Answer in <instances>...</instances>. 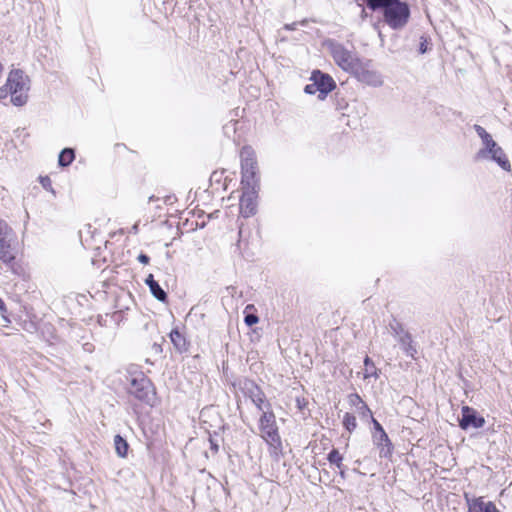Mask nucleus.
I'll use <instances>...</instances> for the list:
<instances>
[{"label":"nucleus","mask_w":512,"mask_h":512,"mask_svg":"<svg viewBox=\"0 0 512 512\" xmlns=\"http://www.w3.org/2000/svg\"><path fill=\"white\" fill-rule=\"evenodd\" d=\"M29 89V77L20 69H12L8 74L5 85L0 87V100L10 95L13 105L23 106L27 103Z\"/></svg>","instance_id":"f257e3e1"},{"label":"nucleus","mask_w":512,"mask_h":512,"mask_svg":"<svg viewBox=\"0 0 512 512\" xmlns=\"http://www.w3.org/2000/svg\"><path fill=\"white\" fill-rule=\"evenodd\" d=\"M367 5L372 10L384 8L386 23L393 29L404 27L409 18V8L399 0H367Z\"/></svg>","instance_id":"f03ea898"},{"label":"nucleus","mask_w":512,"mask_h":512,"mask_svg":"<svg viewBox=\"0 0 512 512\" xmlns=\"http://www.w3.org/2000/svg\"><path fill=\"white\" fill-rule=\"evenodd\" d=\"M474 130L482 140V148L475 154V160L491 159L503 170L510 171L511 165L503 149L493 140L492 136L480 125H474Z\"/></svg>","instance_id":"7ed1b4c3"},{"label":"nucleus","mask_w":512,"mask_h":512,"mask_svg":"<svg viewBox=\"0 0 512 512\" xmlns=\"http://www.w3.org/2000/svg\"><path fill=\"white\" fill-rule=\"evenodd\" d=\"M259 435L270 446L273 452L277 453L282 448V441L279 435L275 414L264 411L259 418Z\"/></svg>","instance_id":"20e7f679"},{"label":"nucleus","mask_w":512,"mask_h":512,"mask_svg":"<svg viewBox=\"0 0 512 512\" xmlns=\"http://www.w3.org/2000/svg\"><path fill=\"white\" fill-rule=\"evenodd\" d=\"M242 181L245 186H256L257 178V160L254 150L249 146H244L240 152Z\"/></svg>","instance_id":"39448f33"},{"label":"nucleus","mask_w":512,"mask_h":512,"mask_svg":"<svg viewBox=\"0 0 512 512\" xmlns=\"http://www.w3.org/2000/svg\"><path fill=\"white\" fill-rule=\"evenodd\" d=\"M331 55L335 63L344 71L354 73L362 61L343 45L338 43H330Z\"/></svg>","instance_id":"423d86ee"},{"label":"nucleus","mask_w":512,"mask_h":512,"mask_svg":"<svg viewBox=\"0 0 512 512\" xmlns=\"http://www.w3.org/2000/svg\"><path fill=\"white\" fill-rule=\"evenodd\" d=\"M128 392L141 401L149 402L152 392L151 382L143 375L139 378H133L128 387Z\"/></svg>","instance_id":"0eeeda50"},{"label":"nucleus","mask_w":512,"mask_h":512,"mask_svg":"<svg viewBox=\"0 0 512 512\" xmlns=\"http://www.w3.org/2000/svg\"><path fill=\"white\" fill-rule=\"evenodd\" d=\"M353 75H355L360 82L373 87H379L383 84L381 74L375 70L369 69L368 63L362 62Z\"/></svg>","instance_id":"6e6552de"},{"label":"nucleus","mask_w":512,"mask_h":512,"mask_svg":"<svg viewBox=\"0 0 512 512\" xmlns=\"http://www.w3.org/2000/svg\"><path fill=\"white\" fill-rule=\"evenodd\" d=\"M247 190L243 192L240 199V213L243 217L248 218L256 213V186H246Z\"/></svg>","instance_id":"1a4fd4ad"},{"label":"nucleus","mask_w":512,"mask_h":512,"mask_svg":"<svg viewBox=\"0 0 512 512\" xmlns=\"http://www.w3.org/2000/svg\"><path fill=\"white\" fill-rule=\"evenodd\" d=\"M461 413L462 417L459 421V426L464 430L468 428H481L485 424V419L478 415L474 408L463 406Z\"/></svg>","instance_id":"9d476101"},{"label":"nucleus","mask_w":512,"mask_h":512,"mask_svg":"<svg viewBox=\"0 0 512 512\" xmlns=\"http://www.w3.org/2000/svg\"><path fill=\"white\" fill-rule=\"evenodd\" d=\"M311 79L317 85L319 99H324L335 87L333 79L329 75L323 74L320 71L313 72Z\"/></svg>","instance_id":"9b49d317"},{"label":"nucleus","mask_w":512,"mask_h":512,"mask_svg":"<svg viewBox=\"0 0 512 512\" xmlns=\"http://www.w3.org/2000/svg\"><path fill=\"white\" fill-rule=\"evenodd\" d=\"M348 402L351 407H354V412L363 420L372 418V412L366 403L358 394H350L348 396Z\"/></svg>","instance_id":"f8f14e48"},{"label":"nucleus","mask_w":512,"mask_h":512,"mask_svg":"<svg viewBox=\"0 0 512 512\" xmlns=\"http://www.w3.org/2000/svg\"><path fill=\"white\" fill-rule=\"evenodd\" d=\"M467 499L468 512H499L493 502L484 501L482 497Z\"/></svg>","instance_id":"ddd939ff"},{"label":"nucleus","mask_w":512,"mask_h":512,"mask_svg":"<svg viewBox=\"0 0 512 512\" xmlns=\"http://www.w3.org/2000/svg\"><path fill=\"white\" fill-rule=\"evenodd\" d=\"M249 398L259 411H270L271 406L266 402L265 394L257 387H253L249 390Z\"/></svg>","instance_id":"4468645a"},{"label":"nucleus","mask_w":512,"mask_h":512,"mask_svg":"<svg viewBox=\"0 0 512 512\" xmlns=\"http://www.w3.org/2000/svg\"><path fill=\"white\" fill-rule=\"evenodd\" d=\"M15 259V254L11 249L10 238L4 235L0 238V260L10 266Z\"/></svg>","instance_id":"2eb2a0df"},{"label":"nucleus","mask_w":512,"mask_h":512,"mask_svg":"<svg viewBox=\"0 0 512 512\" xmlns=\"http://www.w3.org/2000/svg\"><path fill=\"white\" fill-rule=\"evenodd\" d=\"M374 441H375L376 445L381 446V449H380L381 457H386V456H388V454H390L391 443H390V440L384 430H381V432L376 433L374 435Z\"/></svg>","instance_id":"dca6fc26"},{"label":"nucleus","mask_w":512,"mask_h":512,"mask_svg":"<svg viewBox=\"0 0 512 512\" xmlns=\"http://www.w3.org/2000/svg\"><path fill=\"white\" fill-rule=\"evenodd\" d=\"M170 339L178 351L182 352L186 350V340L178 330L171 331Z\"/></svg>","instance_id":"f3484780"},{"label":"nucleus","mask_w":512,"mask_h":512,"mask_svg":"<svg viewBox=\"0 0 512 512\" xmlns=\"http://www.w3.org/2000/svg\"><path fill=\"white\" fill-rule=\"evenodd\" d=\"M114 446L118 456L125 457L128 452V443L120 435L114 437Z\"/></svg>","instance_id":"a211bd4d"},{"label":"nucleus","mask_w":512,"mask_h":512,"mask_svg":"<svg viewBox=\"0 0 512 512\" xmlns=\"http://www.w3.org/2000/svg\"><path fill=\"white\" fill-rule=\"evenodd\" d=\"M399 342L401 343L402 348L408 355H410V356L414 355L416 350L412 346V338H411L410 334H408V333L401 334L399 336Z\"/></svg>","instance_id":"6ab92c4d"},{"label":"nucleus","mask_w":512,"mask_h":512,"mask_svg":"<svg viewBox=\"0 0 512 512\" xmlns=\"http://www.w3.org/2000/svg\"><path fill=\"white\" fill-rule=\"evenodd\" d=\"M327 459L331 464L336 465L337 468L340 469L341 475L344 476V469L342 464L343 456L339 453V451L337 449L331 450Z\"/></svg>","instance_id":"aec40b11"},{"label":"nucleus","mask_w":512,"mask_h":512,"mask_svg":"<svg viewBox=\"0 0 512 512\" xmlns=\"http://www.w3.org/2000/svg\"><path fill=\"white\" fill-rule=\"evenodd\" d=\"M342 424L344 428L351 433L357 427L356 417L353 414L346 412L343 416Z\"/></svg>","instance_id":"412c9836"},{"label":"nucleus","mask_w":512,"mask_h":512,"mask_svg":"<svg viewBox=\"0 0 512 512\" xmlns=\"http://www.w3.org/2000/svg\"><path fill=\"white\" fill-rule=\"evenodd\" d=\"M74 159V151L69 148H65L62 150V152L59 155V165L61 166H67L69 165Z\"/></svg>","instance_id":"4be33fe9"},{"label":"nucleus","mask_w":512,"mask_h":512,"mask_svg":"<svg viewBox=\"0 0 512 512\" xmlns=\"http://www.w3.org/2000/svg\"><path fill=\"white\" fill-rule=\"evenodd\" d=\"M365 364V371H364V378L368 379L370 377H378L377 374V368L375 367L374 363L371 361V359L367 356L364 360Z\"/></svg>","instance_id":"5701e85b"},{"label":"nucleus","mask_w":512,"mask_h":512,"mask_svg":"<svg viewBox=\"0 0 512 512\" xmlns=\"http://www.w3.org/2000/svg\"><path fill=\"white\" fill-rule=\"evenodd\" d=\"M150 288V291L152 293V295L159 301H166L167 299V294L166 292L160 287V285L158 284V282L156 281L155 283H152V286L149 287Z\"/></svg>","instance_id":"b1692460"},{"label":"nucleus","mask_w":512,"mask_h":512,"mask_svg":"<svg viewBox=\"0 0 512 512\" xmlns=\"http://www.w3.org/2000/svg\"><path fill=\"white\" fill-rule=\"evenodd\" d=\"M258 322V317L254 314H248L245 316V323L248 326H252Z\"/></svg>","instance_id":"393cba45"},{"label":"nucleus","mask_w":512,"mask_h":512,"mask_svg":"<svg viewBox=\"0 0 512 512\" xmlns=\"http://www.w3.org/2000/svg\"><path fill=\"white\" fill-rule=\"evenodd\" d=\"M317 91H318L317 90V85L314 82L311 83V84L306 85V87H305V92L308 93V94H314Z\"/></svg>","instance_id":"a878e982"},{"label":"nucleus","mask_w":512,"mask_h":512,"mask_svg":"<svg viewBox=\"0 0 512 512\" xmlns=\"http://www.w3.org/2000/svg\"><path fill=\"white\" fill-rule=\"evenodd\" d=\"M149 260L150 258L146 255V254H140L138 256V261L142 264H148L149 263Z\"/></svg>","instance_id":"bb28decb"},{"label":"nucleus","mask_w":512,"mask_h":512,"mask_svg":"<svg viewBox=\"0 0 512 512\" xmlns=\"http://www.w3.org/2000/svg\"><path fill=\"white\" fill-rule=\"evenodd\" d=\"M4 235L9 237L7 232V226L0 223V238L3 237Z\"/></svg>","instance_id":"cd10ccee"},{"label":"nucleus","mask_w":512,"mask_h":512,"mask_svg":"<svg viewBox=\"0 0 512 512\" xmlns=\"http://www.w3.org/2000/svg\"><path fill=\"white\" fill-rule=\"evenodd\" d=\"M371 419H372V422L374 424V427H375L377 433L381 432V430H384L382 428V426L380 425V423L376 419H374L373 417Z\"/></svg>","instance_id":"c85d7f7f"},{"label":"nucleus","mask_w":512,"mask_h":512,"mask_svg":"<svg viewBox=\"0 0 512 512\" xmlns=\"http://www.w3.org/2000/svg\"><path fill=\"white\" fill-rule=\"evenodd\" d=\"M155 282H156V280H154V277H153V275H152V274H149V275H148V277H147V278H146V280H145V283H146L149 287H151V286H152V283H155Z\"/></svg>","instance_id":"c756f323"},{"label":"nucleus","mask_w":512,"mask_h":512,"mask_svg":"<svg viewBox=\"0 0 512 512\" xmlns=\"http://www.w3.org/2000/svg\"><path fill=\"white\" fill-rule=\"evenodd\" d=\"M41 183L44 188H47L50 185V179L48 177L42 178Z\"/></svg>","instance_id":"7c9ffc66"},{"label":"nucleus","mask_w":512,"mask_h":512,"mask_svg":"<svg viewBox=\"0 0 512 512\" xmlns=\"http://www.w3.org/2000/svg\"><path fill=\"white\" fill-rule=\"evenodd\" d=\"M0 311L1 312H6L5 303H4V301L1 298H0Z\"/></svg>","instance_id":"2f4dec72"},{"label":"nucleus","mask_w":512,"mask_h":512,"mask_svg":"<svg viewBox=\"0 0 512 512\" xmlns=\"http://www.w3.org/2000/svg\"><path fill=\"white\" fill-rule=\"evenodd\" d=\"M420 51H421V53H425L426 52V47L424 46L423 43L420 46Z\"/></svg>","instance_id":"473e14b6"},{"label":"nucleus","mask_w":512,"mask_h":512,"mask_svg":"<svg viewBox=\"0 0 512 512\" xmlns=\"http://www.w3.org/2000/svg\"><path fill=\"white\" fill-rule=\"evenodd\" d=\"M137 229H138V225H137V224H135V225L133 226V230H134V232H135V233L137 232Z\"/></svg>","instance_id":"72a5a7b5"},{"label":"nucleus","mask_w":512,"mask_h":512,"mask_svg":"<svg viewBox=\"0 0 512 512\" xmlns=\"http://www.w3.org/2000/svg\"><path fill=\"white\" fill-rule=\"evenodd\" d=\"M362 16H363V17H364V16H366V14H365V11H364V10H362Z\"/></svg>","instance_id":"f704fd0d"}]
</instances>
